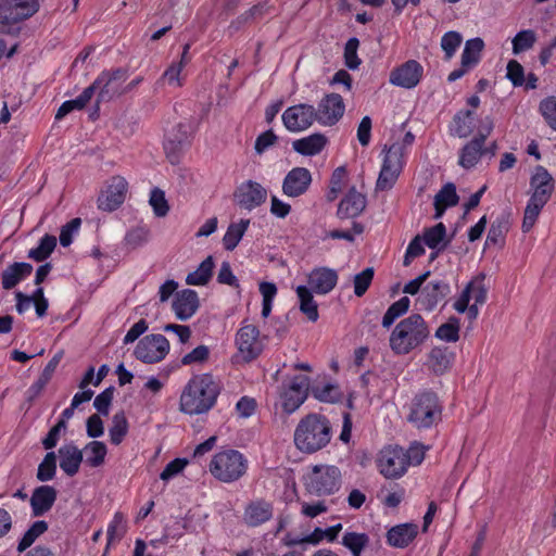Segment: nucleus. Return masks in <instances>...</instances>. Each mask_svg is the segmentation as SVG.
<instances>
[{"label":"nucleus","instance_id":"obj_1","mask_svg":"<svg viewBox=\"0 0 556 556\" xmlns=\"http://www.w3.org/2000/svg\"><path fill=\"white\" fill-rule=\"evenodd\" d=\"M220 393V384L211 374L191 378L184 388L179 409L188 415H201L211 410Z\"/></svg>","mask_w":556,"mask_h":556},{"label":"nucleus","instance_id":"obj_2","mask_svg":"<svg viewBox=\"0 0 556 556\" xmlns=\"http://www.w3.org/2000/svg\"><path fill=\"white\" fill-rule=\"evenodd\" d=\"M332 428L329 419L312 413L302 418L294 430V445L305 454L316 453L326 447L331 440Z\"/></svg>","mask_w":556,"mask_h":556},{"label":"nucleus","instance_id":"obj_3","mask_svg":"<svg viewBox=\"0 0 556 556\" xmlns=\"http://www.w3.org/2000/svg\"><path fill=\"white\" fill-rule=\"evenodd\" d=\"M555 190V179L548 170L538 165L530 178V199L527 203L522 220V231L529 232L535 225L542 208L546 205Z\"/></svg>","mask_w":556,"mask_h":556},{"label":"nucleus","instance_id":"obj_4","mask_svg":"<svg viewBox=\"0 0 556 556\" xmlns=\"http://www.w3.org/2000/svg\"><path fill=\"white\" fill-rule=\"evenodd\" d=\"M430 336V329L420 314L402 319L390 334V348L396 355H406L421 345Z\"/></svg>","mask_w":556,"mask_h":556},{"label":"nucleus","instance_id":"obj_5","mask_svg":"<svg viewBox=\"0 0 556 556\" xmlns=\"http://www.w3.org/2000/svg\"><path fill=\"white\" fill-rule=\"evenodd\" d=\"M442 412L443 406L438 394L425 390L413 397L406 419L418 430L430 429L441 421Z\"/></svg>","mask_w":556,"mask_h":556},{"label":"nucleus","instance_id":"obj_6","mask_svg":"<svg viewBox=\"0 0 556 556\" xmlns=\"http://www.w3.org/2000/svg\"><path fill=\"white\" fill-rule=\"evenodd\" d=\"M249 460L240 451L225 448L216 453L208 465L211 475L223 483L239 481L247 475Z\"/></svg>","mask_w":556,"mask_h":556},{"label":"nucleus","instance_id":"obj_7","mask_svg":"<svg viewBox=\"0 0 556 556\" xmlns=\"http://www.w3.org/2000/svg\"><path fill=\"white\" fill-rule=\"evenodd\" d=\"M342 484L341 470L334 465H315L307 476L306 490L316 496L338 492Z\"/></svg>","mask_w":556,"mask_h":556},{"label":"nucleus","instance_id":"obj_8","mask_svg":"<svg viewBox=\"0 0 556 556\" xmlns=\"http://www.w3.org/2000/svg\"><path fill=\"white\" fill-rule=\"evenodd\" d=\"M127 77V71L123 68L103 71L88 87L92 88V96L96 90H98L97 104L100 102H109L115 97L123 94V85Z\"/></svg>","mask_w":556,"mask_h":556},{"label":"nucleus","instance_id":"obj_9","mask_svg":"<svg viewBox=\"0 0 556 556\" xmlns=\"http://www.w3.org/2000/svg\"><path fill=\"white\" fill-rule=\"evenodd\" d=\"M38 0H0V24L11 26L39 11Z\"/></svg>","mask_w":556,"mask_h":556},{"label":"nucleus","instance_id":"obj_10","mask_svg":"<svg viewBox=\"0 0 556 556\" xmlns=\"http://www.w3.org/2000/svg\"><path fill=\"white\" fill-rule=\"evenodd\" d=\"M169 351V342L163 334H148L135 348L134 355L146 364L159 363Z\"/></svg>","mask_w":556,"mask_h":556},{"label":"nucleus","instance_id":"obj_11","mask_svg":"<svg viewBox=\"0 0 556 556\" xmlns=\"http://www.w3.org/2000/svg\"><path fill=\"white\" fill-rule=\"evenodd\" d=\"M236 345L244 362L250 363L263 352L260 330L255 325H243L236 333Z\"/></svg>","mask_w":556,"mask_h":556},{"label":"nucleus","instance_id":"obj_12","mask_svg":"<svg viewBox=\"0 0 556 556\" xmlns=\"http://www.w3.org/2000/svg\"><path fill=\"white\" fill-rule=\"evenodd\" d=\"M378 467L386 478H400L408 467L407 453L402 447H386L380 452Z\"/></svg>","mask_w":556,"mask_h":556},{"label":"nucleus","instance_id":"obj_13","mask_svg":"<svg viewBox=\"0 0 556 556\" xmlns=\"http://www.w3.org/2000/svg\"><path fill=\"white\" fill-rule=\"evenodd\" d=\"M309 379L306 376H295L280 394L281 407L287 414L295 412L306 400Z\"/></svg>","mask_w":556,"mask_h":556},{"label":"nucleus","instance_id":"obj_14","mask_svg":"<svg viewBox=\"0 0 556 556\" xmlns=\"http://www.w3.org/2000/svg\"><path fill=\"white\" fill-rule=\"evenodd\" d=\"M317 121L316 109L311 104H296L288 108L282 114L285 127L291 132L307 129Z\"/></svg>","mask_w":556,"mask_h":556},{"label":"nucleus","instance_id":"obj_15","mask_svg":"<svg viewBox=\"0 0 556 556\" xmlns=\"http://www.w3.org/2000/svg\"><path fill=\"white\" fill-rule=\"evenodd\" d=\"M128 184L125 178L114 176L98 198V207L105 212L117 210L125 201Z\"/></svg>","mask_w":556,"mask_h":556},{"label":"nucleus","instance_id":"obj_16","mask_svg":"<svg viewBox=\"0 0 556 556\" xmlns=\"http://www.w3.org/2000/svg\"><path fill=\"white\" fill-rule=\"evenodd\" d=\"M267 199V190L258 182L248 180L241 184L233 193V200L241 208L252 211L261 206Z\"/></svg>","mask_w":556,"mask_h":556},{"label":"nucleus","instance_id":"obj_17","mask_svg":"<svg viewBox=\"0 0 556 556\" xmlns=\"http://www.w3.org/2000/svg\"><path fill=\"white\" fill-rule=\"evenodd\" d=\"M274 517V503L263 497L249 501L243 510V522L249 528H257Z\"/></svg>","mask_w":556,"mask_h":556},{"label":"nucleus","instance_id":"obj_18","mask_svg":"<svg viewBox=\"0 0 556 556\" xmlns=\"http://www.w3.org/2000/svg\"><path fill=\"white\" fill-rule=\"evenodd\" d=\"M345 111L343 98L339 93L326 94L316 110L317 121L326 126H332L339 122Z\"/></svg>","mask_w":556,"mask_h":556},{"label":"nucleus","instance_id":"obj_19","mask_svg":"<svg viewBox=\"0 0 556 556\" xmlns=\"http://www.w3.org/2000/svg\"><path fill=\"white\" fill-rule=\"evenodd\" d=\"M424 75V68L416 60H408L390 73V83L405 89L416 87Z\"/></svg>","mask_w":556,"mask_h":556},{"label":"nucleus","instance_id":"obj_20","mask_svg":"<svg viewBox=\"0 0 556 556\" xmlns=\"http://www.w3.org/2000/svg\"><path fill=\"white\" fill-rule=\"evenodd\" d=\"M312 174L305 167H294L285 176L282 192L290 198L303 195L312 184Z\"/></svg>","mask_w":556,"mask_h":556},{"label":"nucleus","instance_id":"obj_21","mask_svg":"<svg viewBox=\"0 0 556 556\" xmlns=\"http://www.w3.org/2000/svg\"><path fill=\"white\" fill-rule=\"evenodd\" d=\"M189 143L188 126L179 123L166 135L164 150L172 164L178 162L179 152Z\"/></svg>","mask_w":556,"mask_h":556},{"label":"nucleus","instance_id":"obj_22","mask_svg":"<svg viewBox=\"0 0 556 556\" xmlns=\"http://www.w3.org/2000/svg\"><path fill=\"white\" fill-rule=\"evenodd\" d=\"M451 293V286L444 280H432L422 290L418 301L426 311H432L439 302Z\"/></svg>","mask_w":556,"mask_h":556},{"label":"nucleus","instance_id":"obj_23","mask_svg":"<svg viewBox=\"0 0 556 556\" xmlns=\"http://www.w3.org/2000/svg\"><path fill=\"white\" fill-rule=\"evenodd\" d=\"M366 204V197L352 187L340 201L337 216L341 219L355 218L364 212Z\"/></svg>","mask_w":556,"mask_h":556},{"label":"nucleus","instance_id":"obj_24","mask_svg":"<svg viewBox=\"0 0 556 556\" xmlns=\"http://www.w3.org/2000/svg\"><path fill=\"white\" fill-rule=\"evenodd\" d=\"M200 306L197 291L184 289L176 293L172 307L179 320L191 318Z\"/></svg>","mask_w":556,"mask_h":556},{"label":"nucleus","instance_id":"obj_25","mask_svg":"<svg viewBox=\"0 0 556 556\" xmlns=\"http://www.w3.org/2000/svg\"><path fill=\"white\" fill-rule=\"evenodd\" d=\"M58 492L51 485L37 486L30 496V507L34 517L43 516L56 501Z\"/></svg>","mask_w":556,"mask_h":556},{"label":"nucleus","instance_id":"obj_26","mask_svg":"<svg viewBox=\"0 0 556 556\" xmlns=\"http://www.w3.org/2000/svg\"><path fill=\"white\" fill-rule=\"evenodd\" d=\"M338 273L328 267L314 268L308 275L311 290L318 294H327L337 286Z\"/></svg>","mask_w":556,"mask_h":556},{"label":"nucleus","instance_id":"obj_27","mask_svg":"<svg viewBox=\"0 0 556 556\" xmlns=\"http://www.w3.org/2000/svg\"><path fill=\"white\" fill-rule=\"evenodd\" d=\"M417 534L418 526L413 522H405L390 528L386 539L389 546L405 548L416 539Z\"/></svg>","mask_w":556,"mask_h":556},{"label":"nucleus","instance_id":"obj_28","mask_svg":"<svg viewBox=\"0 0 556 556\" xmlns=\"http://www.w3.org/2000/svg\"><path fill=\"white\" fill-rule=\"evenodd\" d=\"M60 457V468L68 476L74 477L83 463V452L74 444L62 445L58 451Z\"/></svg>","mask_w":556,"mask_h":556},{"label":"nucleus","instance_id":"obj_29","mask_svg":"<svg viewBox=\"0 0 556 556\" xmlns=\"http://www.w3.org/2000/svg\"><path fill=\"white\" fill-rule=\"evenodd\" d=\"M454 361V353L448 348L434 346L428 355L427 366L435 375L446 372Z\"/></svg>","mask_w":556,"mask_h":556},{"label":"nucleus","instance_id":"obj_30","mask_svg":"<svg viewBox=\"0 0 556 556\" xmlns=\"http://www.w3.org/2000/svg\"><path fill=\"white\" fill-rule=\"evenodd\" d=\"M327 137L320 132L294 140L292 147L301 155L312 156L320 153L326 147Z\"/></svg>","mask_w":556,"mask_h":556},{"label":"nucleus","instance_id":"obj_31","mask_svg":"<svg viewBox=\"0 0 556 556\" xmlns=\"http://www.w3.org/2000/svg\"><path fill=\"white\" fill-rule=\"evenodd\" d=\"M33 271V265L25 262H15L9 265L1 275L2 278V288L5 290H11L14 288L21 280L28 277Z\"/></svg>","mask_w":556,"mask_h":556},{"label":"nucleus","instance_id":"obj_32","mask_svg":"<svg viewBox=\"0 0 556 556\" xmlns=\"http://www.w3.org/2000/svg\"><path fill=\"white\" fill-rule=\"evenodd\" d=\"M62 359V353L55 354L43 368L39 378L27 390L28 401L35 400L51 380L58 365Z\"/></svg>","mask_w":556,"mask_h":556},{"label":"nucleus","instance_id":"obj_33","mask_svg":"<svg viewBox=\"0 0 556 556\" xmlns=\"http://www.w3.org/2000/svg\"><path fill=\"white\" fill-rule=\"evenodd\" d=\"M510 228V213L504 212L491 224L485 245H502Z\"/></svg>","mask_w":556,"mask_h":556},{"label":"nucleus","instance_id":"obj_34","mask_svg":"<svg viewBox=\"0 0 556 556\" xmlns=\"http://www.w3.org/2000/svg\"><path fill=\"white\" fill-rule=\"evenodd\" d=\"M483 144L484 143L481 141L472 138L463 147L458 164L467 169L473 167L480 160L481 155H483Z\"/></svg>","mask_w":556,"mask_h":556},{"label":"nucleus","instance_id":"obj_35","mask_svg":"<svg viewBox=\"0 0 556 556\" xmlns=\"http://www.w3.org/2000/svg\"><path fill=\"white\" fill-rule=\"evenodd\" d=\"M296 294L300 301V311L307 317L309 321H317L319 317L318 305L314 300L312 290L305 286H299L296 288Z\"/></svg>","mask_w":556,"mask_h":556},{"label":"nucleus","instance_id":"obj_36","mask_svg":"<svg viewBox=\"0 0 556 556\" xmlns=\"http://www.w3.org/2000/svg\"><path fill=\"white\" fill-rule=\"evenodd\" d=\"M445 236L446 227L443 223H439L424 230L422 240L429 249L441 251L450 243V240L444 241Z\"/></svg>","mask_w":556,"mask_h":556},{"label":"nucleus","instance_id":"obj_37","mask_svg":"<svg viewBox=\"0 0 556 556\" xmlns=\"http://www.w3.org/2000/svg\"><path fill=\"white\" fill-rule=\"evenodd\" d=\"M214 268L213 256L208 255L199 267L187 275L186 283L189 286H205L212 278Z\"/></svg>","mask_w":556,"mask_h":556},{"label":"nucleus","instance_id":"obj_38","mask_svg":"<svg viewBox=\"0 0 556 556\" xmlns=\"http://www.w3.org/2000/svg\"><path fill=\"white\" fill-rule=\"evenodd\" d=\"M483 48L484 42L479 37L467 40L462 53V66L471 68L476 66L481 59V52Z\"/></svg>","mask_w":556,"mask_h":556},{"label":"nucleus","instance_id":"obj_39","mask_svg":"<svg viewBox=\"0 0 556 556\" xmlns=\"http://www.w3.org/2000/svg\"><path fill=\"white\" fill-rule=\"evenodd\" d=\"M250 225V219H241L239 223H231L223 238L224 248L232 251L237 248Z\"/></svg>","mask_w":556,"mask_h":556},{"label":"nucleus","instance_id":"obj_40","mask_svg":"<svg viewBox=\"0 0 556 556\" xmlns=\"http://www.w3.org/2000/svg\"><path fill=\"white\" fill-rule=\"evenodd\" d=\"M473 112L471 110L459 111L453 118L452 135L467 138L473 129Z\"/></svg>","mask_w":556,"mask_h":556},{"label":"nucleus","instance_id":"obj_41","mask_svg":"<svg viewBox=\"0 0 556 556\" xmlns=\"http://www.w3.org/2000/svg\"><path fill=\"white\" fill-rule=\"evenodd\" d=\"M92 98V88H86L76 99L67 100L59 108L55 119H62L74 110L84 109Z\"/></svg>","mask_w":556,"mask_h":556},{"label":"nucleus","instance_id":"obj_42","mask_svg":"<svg viewBox=\"0 0 556 556\" xmlns=\"http://www.w3.org/2000/svg\"><path fill=\"white\" fill-rule=\"evenodd\" d=\"M128 432V421L124 410L117 412L112 418V426L109 429L111 443L118 445L123 442Z\"/></svg>","mask_w":556,"mask_h":556},{"label":"nucleus","instance_id":"obj_43","mask_svg":"<svg viewBox=\"0 0 556 556\" xmlns=\"http://www.w3.org/2000/svg\"><path fill=\"white\" fill-rule=\"evenodd\" d=\"M48 523L45 520L35 521L24 533L17 544V552L23 553L29 548L34 542L48 530Z\"/></svg>","mask_w":556,"mask_h":556},{"label":"nucleus","instance_id":"obj_44","mask_svg":"<svg viewBox=\"0 0 556 556\" xmlns=\"http://www.w3.org/2000/svg\"><path fill=\"white\" fill-rule=\"evenodd\" d=\"M86 464L92 468L100 467L105 459L108 448L101 441H91L85 446Z\"/></svg>","mask_w":556,"mask_h":556},{"label":"nucleus","instance_id":"obj_45","mask_svg":"<svg viewBox=\"0 0 556 556\" xmlns=\"http://www.w3.org/2000/svg\"><path fill=\"white\" fill-rule=\"evenodd\" d=\"M56 247V238L52 235H45L37 248L30 249L28 257L36 262H43L47 260Z\"/></svg>","mask_w":556,"mask_h":556},{"label":"nucleus","instance_id":"obj_46","mask_svg":"<svg viewBox=\"0 0 556 556\" xmlns=\"http://www.w3.org/2000/svg\"><path fill=\"white\" fill-rule=\"evenodd\" d=\"M409 304L410 300L407 296H403L392 303L382 317V327L389 329L399 317L406 314Z\"/></svg>","mask_w":556,"mask_h":556},{"label":"nucleus","instance_id":"obj_47","mask_svg":"<svg viewBox=\"0 0 556 556\" xmlns=\"http://www.w3.org/2000/svg\"><path fill=\"white\" fill-rule=\"evenodd\" d=\"M368 543L369 536L366 533L345 532L342 536V545L351 551L352 556H361Z\"/></svg>","mask_w":556,"mask_h":556},{"label":"nucleus","instance_id":"obj_48","mask_svg":"<svg viewBox=\"0 0 556 556\" xmlns=\"http://www.w3.org/2000/svg\"><path fill=\"white\" fill-rule=\"evenodd\" d=\"M536 42V34L532 29H523L513 38V53L520 54L533 48Z\"/></svg>","mask_w":556,"mask_h":556},{"label":"nucleus","instance_id":"obj_49","mask_svg":"<svg viewBox=\"0 0 556 556\" xmlns=\"http://www.w3.org/2000/svg\"><path fill=\"white\" fill-rule=\"evenodd\" d=\"M312 394L320 402L336 403L342 397V393L337 384L326 383L324 386H313Z\"/></svg>","mask_w":556,"mask_h":556},{"label":"nucleus","instance_id":"obj_50","mask_svg":"<svg viewBox=\"0 0 556 556\" xmlns=\"http://www.w3.org/2000/svg\"><path fill=\"white\" fill-rule=\"evenodd\" d=\"M56 473V454L54 452H48L42 462L39 464L37 469V479L41 482L52 480Z\"/></svg>","mask_w":556,"mask_h":556},{"label":"nucleus","instance_id":"obj_51","mask_svg":"<svg viewBox=\"0 0 556 556\" xmlns=\"http://www.w3.org/2000/svg\"><path fill=\"white\" fill-rule=\"evenodd\" d=\"M459 319L453 316L437 329L435 337L445 342H456L459 339Z\"/></svg>","mask_w":556,"mask_h":556},{"label":"nucleus","instance_id":"obj_52","mask_svg":"<svg viewBox=\"0 0 556 556\" xmlns=\"http://www.w3.org/2000/svg\"><path fill=\"white\" fill-rule=\"evenodd\" d=\"M404 147L401 143L391 144L386 151L383 166L401 172L403 168Z\"/></svg>","mask_w":556,"mask_h":556},{"label":"nucleus","instance_id":"obj_53","mask_svg":"<svg viewBox=\"0 0 556 556\" xmlns=\"http://www.w3.org/2000/svg\"><path fill=\"white\" fill-rule=\"evenodd\" d=\"M463 41V36L455 30L445 33L441 38V48L445 60H451Z\"/></svg>","mask_w":556,"mask_h":556},{"label":"nucleus","instance_id":"obj_54","mask_svg":"<svg viewBox=\"0 0 556 556\" xmlns=\"http://www.w3.org/2000/svg\"><path fill=\"white\" fill-rule=\"evenodd\" d=\"M149 203L157 217H164L169 212V205L165 198V192L160 188H153L151 190Z\"/></svg>","mask_w":556,"mask_h":556},{"label":"nucleus","instance_id":"obj_55","mask_svg":"<svg viewBox=\"0 0 556 556\" xmlns=\"http://www.w3.org/2000/svg\"><path fill=\"white\" fill-rule=\"evenodd\" d=\"M539 111L547 125L556 131V97L551 96L540 102Z\"/></svg>","mask_w":556,"mask_h":556},{"label":"nucleus","instance_id":"obj_56","mask_svg":"<svg viewBox=\"0 0 556 556\" xmlns=\"http://www.w3.org/2000/svg\"><path fill=\"white\" fill-rule=\"evenodd\" d=\"M359 40L356 37L350 38L344 47V63L348 68L356 70L361 65V59L357 55Z\"/></svg>","mask_w":556,"mask_h":556},{"label":"nucleus","instance_id":"obj_57","mask_svg":"<svg viewBox=\"0 0 556 556\" xmlns=\"http://www.w3.org/2000/svg\"><path fill=\"white\" fill-rule=\"evenodd\" d=\"M434 201L446 207L455 206L459 201L455 185L453 182L445 184L435 194Z\"/></svg>","mask_w":556,"mask_h":556},{"label":"nucleus","instance_id":"obj_58","mask_svg":"<svg viewBox=\"0 0 556 556\" xmlns=\"http://www.w3.org/2000/svg\"><path fill=\"white\" fill-rule=\"evenodd\" d=\"M374 268L367 267L354 276V293L356 296H363L368 290L374 279Z\"/></svg>","mask_w":556,"mask_h":556},{"label":"nucleus","instance_id":"obj_59","mask_svg":"<svg viewBox=\"0 0 556 556\" xmlns=\"http://www.w3.org/2000/svg\"><path fill=\"white\" fill-rule=\"evenodd\" d=\"M346 176V168L344 166L337 167L330 178V187L327 193L328 201H334L343 187V180Z\"/></svg>","mask_w":556,"mask_h":556},{"label":"nucleus","instance_id":"obj_60","mask_svg":"<svg viewBox=\"0 0 556 556\" xmlns=\"http://www.w3.org/2000/svg\"><path fill=\"white\" fill-rule=\"evenodd\" d=\"M485 275L480 273L477 275L473 279H471L469 282L470 285H473L472 292H471V299L475 300V303L483 305L486 302L488 298V288L484 283Z\"/></svg>","mask_w":556,"mask_h":556},{"label":"nucleus","instance_id":"obj_61","mask_svg":"<svg viewBox=\"0 0 556 556\" xmlns=\"http://www.w3.org/2000/svg\"><path fill=\"white\" fill-rule=\"evenodd\" d=\"M114 387H109L96 396L93 401V406L99 412V414L103 416L109 415L110 406L114 396Z\"/></svg>","mask_w":556,"mask_h":556},{"label":"nucleus","instance_id":"obj_62","mask_svg":"<svg viewBox=\"0 0 556 556\" xmlns=\"http://www.w3.org/2000/svg\"><path fill=\"white\" fill-rule=\"evenodd\" d=\"M401 172L391 169L388 166L381 167L379 177L377 179L376 188L378 190H388L393 187Z\"/></svg>","mask_w":556,"mask_h":556},{"label":"nucleus","instance_id":"obj_63","mask_svg":"<svg viewBox=\"0 0 556 556\" xmlns=\"http://www.w3.org/2000/svg\"><path fill=\"white\" fill-rule=\"evenodd\" d=\"M149 230L143 227L130 229L125 236V243L131 249H136L148 241Z\"/></svg>","mask_w":556,"mask_h":556},{"label":"nucleus","instance_id":"obj_64","mask_svg":"<svg viewBox=\"0 0 556 556\" xmlns=\"http://www.w3.org/2000/svg\"><path fill=\"white\" fill-rule=\"evenodd\" d=\"M506 70V77L515 87H520L525 84V70L517 60L508 61Z\"/></svg>","mask_w":556,"mask_h":556}]
</instances>
